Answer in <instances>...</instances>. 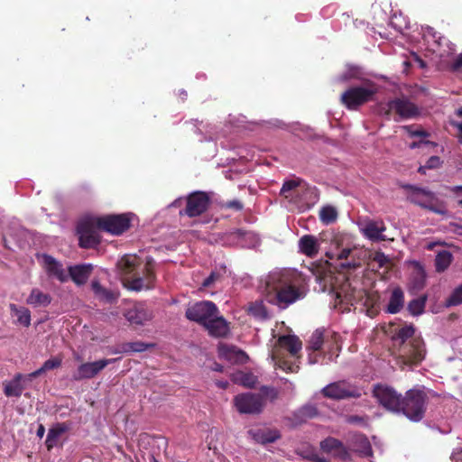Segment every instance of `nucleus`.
Listing matches in <instances>:
<instances>
[{"label":"nucleus","instance_id":"f257e3e1","mask_svg":"<svg viewBox=\"0 0 462 462\" xmlns=\"http://www.w3.org/2000/svg\"><path fill=\"white\" fill-rule=\"evenodd\" d=\"M373 396L386 411L402 414L412 422L425 417L429 397L423 387H414L402 395L394 388L379 383L374 386Z\"/></svg>","mask_w":462,"mask_h":462},{"label":"nucleus","instance_id":"f03ea898","mask_svg":"<svg viewBox=\"0 0 462 462\" xmlns=\"http://www.w3.org/2000/svg\"><path fill=\"white\" fill-rule=\"evenodd\" d=\"M296 282V276L290 271L272 274L267 282L266 300L280 310H286L303 299L305 291Z\"/></svg>","mask_w":462,"mask_h":462},{"label":"nucleus","instance_id":"7ed1b4c3","mask_svg":"<svg viewBox=\"0 0 462 462\" xmlns=\"http://www.w3.org/2000/svg\"><path fill=\"white\" fill-rule=\"evenodd\" d=\"M393 347L397 357L406 365L420 364L426 355L425 344L420 336L415 335L412 324L405 325L392 336Z\"/></svg>","mask_w":462,"mask_h":462},{"label":"nucleus","instance_id":"20e7f679","mask_svg":"<svg viewBox=\"0 0 462 462\" xmlns=\"http://www.w3.org/2000/svg\"><path fill=\"white\" fill-rule=\"evenodd\" d=\"M401 188L407 190V199L411 203L438 215L445 216L448 213L445 203L433 191L411 184H402Z\"/></svg>","mask_w":462,"mask_h":462},{"label":"nucleus","instance_id":"39448f33","mask_svg":"<svg viewBox=\"0 0 462 462\" xmlns=\"http://www.w3.org/2000/svg\"><path fill=\"white\" fill-rule=\"evenodd\" d=\"M302 343L295 335H283L277 340V345L273 351L272 357L275 365L287 373L297 372L299 366L286 360L282 353V349L287 350L291 356H297L301 350Z\"/></svg>","mask_w":462,"mask_h":462},{"label":"nucleus","instance_id":"423d86ee","mask_svg":"<svg viewBox=\"0 0 462 462\" xmlns=\"http://www.w3.org/2000/svg\"><path fill=\"white\" fill-rule=\"evenodd\" d=\"M379 114L387 120L393 117L395 122H399L418 117L420 115V110L407 97H397L382 104L379 107Z\"/></svg>","mask_w":462,"mask_h":462},{"label":"nucleus","instance_id":"0eeeda50","mask_svg":"<svg viewBox=\"0 0 462 462\" xmlns=\"http://www.w3.org/2000/svg\"><path fill=\"white\" fill-rule=\"evenodd\" d=\"M136 270L134 278L128 281V289L140 291L143 289L152 288L156 279L152 258L147 257L145 261L141 258Z\"/></svg>","mask_w":462,"mask_h":462},{"label":"nucleus","instance_id":"6e6552de","mask_svg":"<svg viewBox=\"0 0 462 462\" xmlns=\"http://www.w3.org/2000/svg\"><path fill=\"white\" fill-rule=\"evenodd\" d=\"M97 229L95 217H86L78 223L77 233L80 247L94 248L100 244V236Z\"/></svg>","mask_w":462,"mask_h":462},{"label":"nucleus","instance_id":"1a4fd4ad","mask_svg":"<svg viewBox=\"0 0 462 462\" xmlns=\"http://www.w3.org/2000/svg\"><path fill=\"white\" fill-rule=\"evenodd\" d=\"M98 230L119 236L129 229L131 219L126 214L95 217Z\"/></svg>","mask_w":462,"mask_h":462},{"label":"nucleus","instance_id":"9d476101","mask_svg":"<svg viewBox=\"0 0 462 462\" xmlns=\"http://www.w3.org/2000/svg\"><path fill=\"white\" fill-rule=\"evenodd\" d=\"M375 91L370 88L356 86L342 93L340 101L348 109H356L372 99Z\"/></svg>","mask_w":462,"mask_h":462},{"label":"nucleus","instance_id":"9b49d317","mask_svg":"<svg viewBox=\"0 0 462 462\" xmlns=\"http://www.w3.org/2000/svg\"><path fill=\"white\" fill-rule=\"evenodd\" d=\"M234 404L239 413L259 414L263 411L265 402L259 393H245L236 395Z\"/></svg>","mask_w":462,"mask_h":462},{"label":"nucleus","instance_id":"f8f14e48","mask_svg":"<svg viewBox=\"0 0 462 462\" xmlns=\"http://www.w3.org/2000/svg\"><path fill=\"white\" fill-rule=\"evenodd\" d=\"M218 314L216 304L209 300L198 301L188 307L185 316L189 320L195 321L202 326L208 323V320Z\"/></svg>","mask_w":462,"mask_h":462},{"label":"nucleus","instance_id":"ddd939ff","mask_svg":"<svg viewBox=\"0 0 462 462\" xmlns=\"http://www.w3.org/2000/svg\"><path fill=\"white\" fill-rule=\"evenodd\" d=\"M324 397L332 400H343L348 398H359L362 393L361 391L349 383L339 381L328 384L321 390Z\"/></svg>","mask_w":462,"mask_h":462},{"label":"nucleus","instance_id":"4468645a","mask_svg":"<svg viewBox=\"0 0 462 462\" xmlns=\"http://www.w3.org/2000/svg\"><path fill=\"white\" fill-rule=\"evenodd\" d=\"M32 374L17 373L11 380L3 382L4 394L8 397L19 398L22 396L24 389L27 388L28 383L33 380Z\"/></svg>","mask_w":462,"mask_h":462},{"label":"nucleus","instance_id":"2eb2a0df","mask_svg":"<svg viewBox=\"0 0 462 462\" xmlns=\"http://www.w3.org/2000/svg\"><path fill=\"white\" fill-rule=\"evenodd\" d=\"M210 204V199L206 192L195 191L187 197L184 214L189 217H195L205 213Z\"/></svg>","mask_w":462,"mask_h":462},{"label":"nucleus","instance_id":"dca6fc26","mask_svg":"<svg viewBox=\"0 0 462 462\" xmlns=\"http://www.w3.org/2000/svg\"><path fill=\"white\" fill-rule=\"evenodd\" d=\"M116 358L100 359L95 362L83 363L72 374L74 381L92 379L97 375L106 365L116 362Z\"/></svg>","mask_w":462,"mask_h":462},{"label":"nucleus","instance_id":"f3484780","mask_svg":"<svg viewBox=\"0 0 462 462\" xmlns=\"http://www.w3.org/2000/svg\"><path fill=\"white\" fill-rule=\"evenodd\" d=\"M141 257L136 254H125L116 263V268L120 275L124 278V284L127 289L128 281L134 278Z\"/></svg>","mask_w":462,"mask_h":462},{"label":"nucleus","instance_id":"a211bd4d","mask_svg":"<svg viewBox=\"0 0 462 462\" xmlns=\"http://www.w3.org/2000/svg\"><path fill=\"white\" fill-rule=\"evenodd\" d=\"M386 226L382 220H368L361 227V232L365 237L373 242L385 241L386 236L383 234Z\"/></svg>","mask_w":462,"mask_h":462},{"label":"nucleus","instance_id":"6ab92c4d","mask_svg":"<svg viewBox=\"0 0 462 462\" xmlns=\"http://www.w3.org/2000/svg\"><path fill=\"white\" fill-rule=\"evenodd\" d=\"M325 328H317L310 337L309 345L307 349L311 352H319V356L322 355L323 345L325 340ZM318 354H309L310 364H316L318 362Z\"/></svg>","mask_w":462,"mask_h":462},{"label":"nucleus","instance_id":"aec40b11","mask_svg":"<svg viewBox=\"0 0 462 462\" xmlns=\"http://www.w3.org/2000/svg\"><path fill=\"white\" fill-rule=\"evenodd\" d=\"M125 319L132 324L141 325L152 319V312L143 303H136L125 313Z\"/></svg>","mask_w":462,"mask_h":462},{"label":"nucleus","instance_id":"412c9836","mask_svg":"<svg viewBox=\"0 0 462 462\" xmlns=\"http://www.w3.org/2000/svg\"><path fill=\"white\" fill-rule=\"evenodd\" d=\"M340 349L341 345L339 334L326 329L322 356H328V359L332 360L334 356H338Z\"/></svg>","mask_w":462,"mask_h":462},{"label":"nucleus","instance_id":"4be33fe9","mask_svg":"<svg viewBox=\"0 0 462 462\" xmlns=\"http://www.w3.org/2000/svg\"><path fill=\"white\" fill-rule=\"evenodd\" d=\"M351 449L360 457H373L374 452L371 443L364 434H355L351 439Z\"/></svg>","mask_w":462,"mask_h":462},{"label":"nucleus","instance_id":"5701e85b","mask_svg":"<svg viewBox=\"0 0 462 462\" xmlns=\"http://www.w3.org/2000/svg\"><path fill=\"white\" fill-rule=\"evenodd\" d=\"M219 355L221 357L233 364L243 365L245 364L249 359L247 354L245 351L234 346H221L219 347Z\"/></svg>","mask_w":462,"mask_h":462},{"label":"nucleus","instance_id":"b1692460","mask_svg":"<svg viewBox=\"0 0 462 462\" xmlns=\"http://www.w3.org/2000/svg\"><path fill=\"white\" fill-rule=\"evenodd\" d=\"M91 289L95 297L98 300L106 303L112 304L116 302L120 295L119 291L109 290L102 286L98 280H93L91 282Z\"/></svg>","mask_w":462,"mask_h":462},{"label":"nucleus","instance_id":"393cba45","mask_svg":"<svg viewBox=\"0 0 462 462\" xmlns=\"http://www.w3.org/2000/svg\"><path fill=\"white\" fill-rule=\"evenodd\" d=\"M320 448L326 453H332L340 458H346L348 456L346 448L343 442L337 439L328 437L320 442Z\"/></svg>","mask_w":462,"mask_h":462},{"label":"nucleus","instance_id":"a878e982","mask_svg":"<svg viewBox=\"0 0 462 462\" xmlns=\"http://www.w3.org/2000/svg\"><path fill=\"white\" fill-rule=\"evenodd\" d=\"M204 327L207 328L209 335L216 337H224L229 332L226 320L223 317H218L217 314L213 316Z\"/></svg>","mask_w":462,"mask_h":462},{"label":"nucleus","instance_id":"bb28decb","mask_svg":"<svg viewBox=\"0 0 462 462\" xmlns=\"http://www.w3.org/2000/svg\"><path fill=\"white\" fill-rule=\"evenodd\" d=\"M299 250L310 258H314L319 252V244L316 236L304 235L299 240Z\"/></svg>","mask_w":462,"mask_h":462},{"label":"nucleus","instance_id":"cd10ccee","mask_svg":"<svg viewBox=\"0 0 462 462\" xmlns=\"http://www.w3.org/2000/svg\"><path fill=\"white\" fill-rule=\"evenodd\" d=\"M70 425L67 422H58L54 424L48 431L45 440V446L50 451L58 445L61 435L69 430Z\"/></svg>","mask_w":462,"mask_h":462},{"label":"nucleus","instance_id":"c85d7f7f","mask_svg":"<svg viewBox=\"0 0 462 462\" xmlns=\"http://www.w3.org/2000/svg\"><path fill=\"white\" fill-rule=\"evenodd\" d=\"M93 271V266L90 263L88 264H78L74 266H70L69 268V273L71 280L77 285H83L88 280L91 273Z\"/></svg>","mask_w":462,"mask_h":462},{"label":"nucleus","instance_id":"c756f323","mask_svg":"<svg viewBox=\"0 0 462 462\" xmlns=\"http://www.w3.org/2000/svg\"><path fill=\"white\" fill-rule=\"evenodd\" d=\"M409 291L412 294H416L426 286V273L423 267L416 263L415 269L410 278Z\"/></svg>","mask_w":462,"mask_h":462},{"label":"nucleus","instance_id":"7c9ffc66","mask_svg":"<svg viewBox=\"0 0 462 462\" xmlns=\"http://www.w3.org/2000/svg\"><path fill=\"white\" fill-rule=\"evenodd\" d=\"M51 302V297L48 293L42 292L38 288H33L26 299V303L33 308L47 307Z\"/></svg>","mask_w":462,"mask_h":462},{"label":"nucleus","instance_id":"2f4dec72","mask_svg":"<svg viewBox=\"0 0 462 462\" xmlns=\"http://www.w3.org/2000/svg\"><path fill=\"white\" fill-rule=\"evenodd\" d=\"M154 344L152 343H145L143 341H135V342H128L122 344L118 348L112 351L113 354H121V353H142L149 348L154 347Z\"/></svg>","mask_w":462,"mask_h":462},{"label":"nucleus","instance_id":"473e14b6","mask_svg":"<svg viewBox=\"0 0 462 462\" xmlns=\"http://www.w3.org/2000/svg\"><path fill=\"white\" fill-rule=\"evenodd\" d=\"M404 304V293L400 287L393 290L386 310L388 313L396 314L401 311Z\"/></svg>","mask_w":462,"mask_h":462},{"label":"nucleus","instance_id":"72a5a7b5","mask_svg":"<svg viewBox=\"0 0 462 462\" xmlns=\"http://www.w3.org/2000/svg\"><path fill=\"white\" fill-rule=\"evenodd\" d=\"M300 187H302L306 189H310L302 179L295 177L283 182L280 194L285 199H292L293 195L291 194V192H296V189Z\"/></svg>","mask_w":462,"mask_h":462},{"label":"nucleus","instance_id":"f704fd0d","mask_svg":"<svg viewBox=\"0 0 462 462\" xmlns=\"http://www.w3.org/2000/svg\"><path fill=\"white\" fill-rule=\"evenodd\" d=\"M249 433L255 441L262 444L273 443L280 438L278 431L268 429L251 430Z\"/></svg>","mask_w":462,"mask_h":462},{"label":"nucleus","instance_id":"c9c22d12","mask_svg":"<svg viewBox=\"0 0 462 462\" xmlns=\"http://www.w3.org/2000/svg\"><path fill=\"white\" fill-rule=\"evenodd\" d=\"M231 380L237 384L247 388H254L257 383V377L251 372L237 371L231 374Z\"/></svg>","mask_w":462,"mask_h":462},{"label":"nucleus","instance_id":"e433bc0d","mask_svg":"<svg viewBox=\"0 0 462 462\" xmlns=\"http://www.w3.org/2000/svg\"><path fill=\"white\" fill-rule=\"evenodd\" d=\"M318 414V409L314 405L307 404L300 407L293 413V420L296 422L302 423L309 419L315 418Z\"/></svg>","mask_w":462,"mask_h":462},{"label":"nucleus","instance_id":"4c0bfd02","mask_svg":"<svg viewBox=\"0 0 462 462\" xmlns=\"http://www.w3.org/2000/svg\"><path fill=\"white\" fill-rule=\"evenodd\" d=\"M11 312L17 318V322L26 328L31 325V311L25 307L10 304Z\"/></svg>","mask_w":462,"mask_h":462},{"label":"nucleus","instance_id":"58836bf2","mask_svg":"<svg viewBox=\"0 0 462 462\" xmlns=\"http://www.w3.org/2000/svg\"><path fill=\"white\" fill-rule=\"evenodd\" d=\"M248 313L254 318L265 320L269 318L268 310L263 300H256L250 303Z\"/></svg>","mask_w":462,"mask_h":462},{"label":"nucleus","instance_id":"ea45409f","mask_svg":"<svg viewBox=\"0 0 462 462\" xmlns=\"http://www.w3.org/2000/svg\"><path fill=\"white\" fill-rule=\"evenodd\" d=\"M453 260V255L450 252L443 250L438 253L435 258V268L438 273L446 271Z\"/></svg>","mask_w":462,"mask_h":462},{"label":"nucleus","instance_id":"a19ab883","mask_svg":"<svg viewBox=\"0 0 462 462\" xmlns=\"http://www.w3.org/2000/svg\"><path fill=\"white\" fill-rule=\"evenodd\" d=\"M428 300L427 294H423L419 298L413 299L409 301L407 309L412 316H419L424 312L426 302Z\"/></svg>","mask_w":462,"mask_h":462},{"label":"nucleus","instance_id":"79ce46f5","mask_svg":"<svg viewBox=\"0 0 462 462\" xmlns=\"http://www.w3.org/2000/svg\"><path fill=\"white\" fill-rule=\"evenodd\" d=\"M61 363H62L61 356H54L52 358L46 360L43 363V365H42V367H40L39 369H37L36 371H34L31 374H32L33 378H36V377L40 376L41 374H42L43 373H45L46 371L59 368L61 365Z\"/></svg>","mask_w":462,"mask_h":462},{"label":"nucleus","instance_id":"37998d69","mask_svg":"<svg viewBox=\"0 0 462 462\" xmlns=\"http://www.w3.org/2000/svg\"><path fill=\"white\" fill-rule=\"evenodd\" d=\"M46 263L48 264V272L51 275L55 276L60 282L66 281L67 277L61 264L51 256L47 257Z\"/></svg>","mask_w":462,"mask_h":462},{"label":"nucleus","instance_id":"c03bdc74","mask_svg":"<svg viewBox=\"0 0 462 462\" xmlns=\"http://www.w3.org/2000/svg\"><path fill=\"white\" fill-rule=\"evenodd\" d=\"M337 212L335 208L331 206L323 207L319 211V218L322 223L328 225L336 221Z\"/></svg>","mask_w":462,"mask_h":462},{"label":"nucleus","instance_id":"a18cd8bd","mask_svg":"<svg viewBox=\"0 0 462 462\" xmlns=\"http://www.w3.org/2000/svg\"><path fill=\"white\" fill-rule=\"evenodd\" d=\"M402 129L406 131L411 137H429L430 135L429 132L420 126L415 127L414 125H403Z\"/></svg>","mask_w":462,"mask_h":462},{"label":"nucleus","instance_id":"49530a36","mask_svg":"<svg viewBox=\"0 0 462 462\" xmlns=\"http://www.w3.org/2000/svg\"><path fill=\"white\" fill-rule=\"evenodd\" d=\"M462 304V284L457 287L447 300V306Z\"/></svg>","mask_w":462,"mask_h":462},{"label":"nucleus","instance_id":"de8ad7c7","mask_svg":"<svg viewBox=\"0 0 462 462\" xmlns=\"http://www.w3.org/2000/svg\"><path fill=\"white\" fill-rule=\"evenodd\" d=\"M346 421L349 424H357L366 427L369 422V417L367 415H348L346 418Z\"/></svg>","mask_w":462,"mask_h":462},{"label":"nucleus","instance_id":"09e8293b","mask_svg":"<svg viewBox=\"0 0 462 462\" xmlns=\"http://www.w3.org/2000/svg\"><path fill=\"white\" fill-rule=\"evenodd\" d=\"M261 395L264 398H268L271 402L275 401L278 398L279 393L273 387L263 386L261 387Z\"/></svg>","mask_w":462,"mask_h":462},{"label":"nucleus","instance_id":"8fccbe9b","mask_svg":"<svg viewBox=\"0 0 462 462\" xmlns=\"http://www.w3.org/2000/svg\"><path fill=\"white\" fill-rule=\"evenodd\" d=\"M373 261L382 268L389 263V258L383 252H376L373 257Z\"/></svg>","mask_w":462,"mask_h":462},{"label":"nucleus","instance_id":"3c124183","mask_svg":"<svg viewBox=\"0 0 462 462\" xmlns=\"http://www.w3.org/2000/svg\"><path fill=\"white\" fill-rule=\"evenodd\" d=\"M425 164L430 170L438 169L441 166L442 161L439 156L433 155L427 160Z\"/></svg>","mask_w":462,"mask_h":462},{"label":"nucleus","instance_id":"603ef678","mask_svg":"<svg viewBox=\"0 0 462 462\" xmlns=\"http://www.w3.org/2000/svg\"><path fill=\"white\" fill-rule=\"evenodd\" d=\"M221 275L217 272H211L208 277H207L203 282V287H210L215 282L220 279Z\"/></svg>","mask_w":462,"mask_h":462},{"label":"nucleus","instance_id":"864d4df0","mask_svg":"<svg viewBox=\"0 0 462 462\" xmlns=\"http://www.w3.org/2000/svg\"><path fill=\"white\" fill-rule=\"evenodd\" d=\"M224 207L226 208L234 209L236 211H240L244 208L243 204L239 200H236V199L226 201L224 204Z\"/></svg>","mask_w":462,"mask_h":462},{"label":"nucleus","instance_id":"5fc2aeb1","mask_svg":"<svg viewBox=\"0 0 462 462\" xmlns=\"http://www.w3.org/2000/svg\"><path fill=\"white\" fill-rule=\"evenodd\" d=\"M422 145H431V146H437V143H434V142H431V141H425V140H420V141H418V142H412L410 143L409 147L411 149H416V148H420L421 147Z\"/></svg>","mask_w":462,"mask_h":462},{"label":"nucleus","instance_id":"6e6d98bb","mask_svg":"<svg viewBox=\"0 0 462 462\" xmlns=\"http://www.w3.org/2000/svg\"><path fill=\"white\" fill-rule=\"evenodd\" d=\"M360 71L358 68H350L349 70L342 76L343 80H347L351 78H357Z\"/></svg>","mask_w":462,"mask_h":462},{"label":"nucleus","instance_id":"4d7b16f0","mask_svg":"<svg viewBox=\"0 0 462 462\" xmlns=\"http://www.w3.org/2000/svg\"><path fill=\"white\" fill-rule=\"evenodd\" d=\"M462 69V53L458 54L451 64L452 71H459Z\"/></svg>","mask_w":462,"mask_h":462},{"label":"nucleus","instance_id":"13d9d810","mask_svg":"<svg viewBox=\"0 0 462 462\" xmlns=\"http://www.w3.org/2000/svg\"><path fill=\"white\" fill-rule=\"evenodd\" d=\"M352 253V248L350 247H346V248H343L338 254L336 256L337 260H345V259H347L350 255V254Z\"/></svg>","mask_w":462,"mask_h":462},{"label":"nucleus","instance_id":"bf43d9fd","mask_svg":"<svg viewBox=\"0 0 462 462\" xmlns=\"http://www.w3.org/2000/svg\"><path fill=\"white\" fill-rule=\"evenodd\" d=\"M44 433H45V428L42 424H40L37 429L36 435H37V437L42 439L44 436Z\"/></svg>","mask_w":462,"mask_h":462},{"label":"nucleus","instance_id":"052dcab7","mask_svg":"<svg viewBox=\"0 0 462 462\" xmlns=\"http://www.w3.org/2000/svg\"><path fill=\"white\" fill-rule=\"evenodd\" d=\"M359 264L356 263H341V266L343 268H346V269H356Z\"/></svg>","mask_w":462,"mask_h":462},{"label":"nucleus","instance_id":"680f3d73","mask_svg":"<svg viewBox=\"0 0 462 462\" xmlns=\"http://www.w3.org/2000/svg\"><path fill=\"white\" fill-rule=\"evenodd\" d=\"M450 125L456 127L459 131L460 134H462V122L451 121Z\"/></svg>","mask_w":462,"mask_h":462},{"label":"nucleus","instance_id":"e2e57ef3","mask_svg":"<svg viewBox=\"0 0 462 462\" xmlns=\"http://www.w3.org/2000/svg\"><path fill=\"white\" fill-rule=\"evenodd\" d=\"M415 60L418 63V65L420 66V68L424 69L427 67L426 61L423 60L422 59H420V57L416 56Z\"/></svg>","mask_w":462,"mask_h":462},{"label":"nucleus","instance_id":"0e129e2a","mask_svg":"<svg viewBox=\"0 0 462 462\" xmlns=\"http://www.w3.org/2000/svg\"><path fill=\"white\" fill-rule=\"evenodd\" d=\"M449 189L451 192H453L455 194H457L459 192L462 193V185L451 187V188H449Z\"/></svg>","mask_w":462,"mask_h":462},{"label":"nucleus","instance_id":"69168bd1","mask_svg":"<svg viewBox=\"0 0 462 462\" xmlns=\"http://www.w3.org/2000/svg\"><path fill=\"white\" fill-rule=\"evenodd\" d=\"M216 383H217V385L219 388H222V389H226V388H227V386H228V384H229V383H228V382H226H226L217 381Z\"/></svg>","mask_w":462,"mask_h":462},{"label":"nucleus","instance_id":"338daca9","mask_svg":"<svg viewBox=\"0 0 462 462\" xmlns=\"http://www.w3.org/2000/svg\"><path fill=\"white\" fill-rule=\"evenodd\" d=\"M428 169V167H426V164L425 165H421L419 167L418 169V172L420 173V174H426V170Z\"/></svg>","mask_w":462,"mask_h":462},{"label":"nucleus","instance_id":"774afa93","mask_svg":"<svg viewBox=\"0 0 462 462\" xmlns=\"http://www.w3.org/2000/svg\"><path fill=\"white\" fill-rule=\"evenodd\" d=\"M316 462H328V460L326 458H321L318 456H315V457L313 458Z\"/></svg>","mask_w":462,"mask_h":462}]
</instances>
